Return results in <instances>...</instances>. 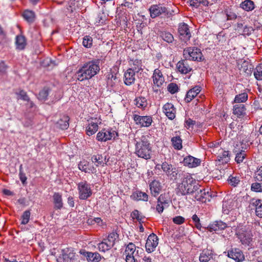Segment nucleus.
I'll list each match as a JSON object with an SVG mask.
<instances>
[{
  "instance_id": "49530a36",
  "label": "nucleus",
  "mask_w": 262,
  "mask_h": 262,
  "mask_svg": "<svg viewBox=\"0 0 262 262\" xmlns=\"http://www.w3.org/2000/svg\"><path fill=\"white\" fill-rule=\"evenodd\" d=\"M23 16L27 22L32 23L34 21L35 16L33 11L27 10L24 12Z\"/></svg>"
},
{
  "instance_id": "3c124183",
  "label": "nucleus",
  "mask_w": 262,
  "mask_h": 262,
  "mask_svg": "<svg viewBox=\"0 0 262 262\" xmlns=\"http://www.w3.org/2000/svg\"><path fill=\"white\" fill-rule=\"evenodd\" d=\"M247 99L248 94L246 93H243L236 95L234 101L236 103L239 104L246 102Z\"/></svg>"
},
{
  "instance_id": "ea45409f",
  "label": "nucleus",
  "mask_w": 262,
  "mask_h": 262,
  "mask_svg": "<svg viewBox=\"0 0 262 262\" xmlns=\"http://www.w3.org/2000/svg\"><path fill=\"white\" fill-rule=\"evenodd\" d=\"M134 104L137 107L144 110L147 105V101L145 97L139 96L135 99Z\"/></svg>"
},
{
  "instance_id": "5701e85b",
  "label": "nucleus",
  "mask_w": 262,
  "mask_h": 262,
  "mask_svg": "<svg viewBox=\"0 0 262 262\" xmlns=\"http://www.w3.org/2000/svg\"><path fill=\"white\" fill-rule=\"evenodd\" d=\"M250 142V140L249 137H246L244 139H243L242 141L237 142L234 145L233 152L234 154L235 149L239 150V151L245 150V149H246L248 147H249L250 145L252 144V142Z\"/></svg>"
},
{
  "instance_id": "6e6d98bb",
  "label": "nucleus",
  "mask_w": 262,
  "mask_h": 262,
  "mask_svg": "<svg viewBox=\"0 0 262 262\" xmlns=\"http://www.w3.org/2000/svg\"><path fill=\"white\" fill-rule=\"evenodd\" d=\"M82 45L84 47L86 48H91L93 45L92 37L89 35L85 36L83 38Z\"/></svg>"
},
{
  "instance_id": "4be33fe9",
  "label": "nucleus",
  "mask_w": 262,
  "mask_h": 262,
  "mask_svg": "<svg viewBox=\"0 0 262 262\" xmlns=\"http://www.w3.org/2000/svg\"><path fill=\"white\" fill-rule=\"evenodd\" d=\"M88 124L86 127V134L90 136L95 134L98 129V124L96 121V118L91 119L88 120Z\"/></svg>"
},
{
  "instance_id": "13d9d810",
  "label": "nucleus",
  "mask_w": 262,
  "mask_h": 262,
  "mask_svg": "<svg viewBox=\"0 0 262 262\" xmlns=\"http://www.w3.org/2000/svg\"><path fill=\"white\" fill-rule=\"evenodd\" d=\"M251 190L256 192H262V183L255 182L251 184Z\"/></svg>"
},
{
  "instance_id": "a18cd8bd",
  "label": "nucleus",
  "mask_w": 262,
  "mask_h": 262,
  "mask_svg": "<svg viewBox=\"0 0 262 262\" xmlns=\"http://www.w3.org/2000/svg\"><path fill=\"white\" fill-rule=\"evenodd\" d=\"M86 259L89 262H99L101 258L97 252H87Z\"/></svg>"
},
{
  "instance_id": "f3484780",
  "label": "nucleus",
  "mask_w": 262,
  "mask_h": 262,
  "mask_svg": "<svg viewBox=\"0 0 262 262\" xmlns=\"http://www.w3.org/2000/svg\"><path fill=\"white\" fill-rule=\"evenodd\" d=\"M169 201L165 194H161L157 200L156 210L159 213H162L165 208L169 206Z\"/></svg>"
},
{
  "instance_id": "cd10ccee",
  "label": "nucleus",
  "mask_w": 262,
  "mask_h": 262,
  "mask_svg": "<svg viewBox=\"0 0 262 262\" xmlns=\"http://www.w3.org/2000/svg\"><path fill=\"white\" fill-rule=\"evenodd\" d=\"M70 118L68 115H62L60 116L59 119L56 122V127L62 130H66L69 126Z\"/></svg>"
},
{
  "instance_id": "6ab92c4d",
  "label": "nucleus",
  "mask_w": 262,
  "mask_h": 262,
  "mask_svg": "<svg viewBox=\"0 0 262 262\" xmlns=\"http://www.w3.org/2000/svg\"><path fill=\"white\" fill-rule=\"evenodd\" d=\"M152 78L154 85L157 88L161 87L165 81L163 75L159 69H156L154 71Z\"/></svg>"
},
{
  "instance_id": "7ed1b4c3",
  "label": "nucleus",
  "mask_w": 262,
  "mask_h": 262,
  "mask_svg": "<svg viewBox=\"0 0 262 262\" xmlns=\"http://www.w3.org/2000/svg\"><path fill=\"white\" fill-rule=\"evenodd\" d=\"M151 147L145 137L137 141L135 144V154L139 158L148 160L151 158Z\"/></svg>"
},
{
  "instance_id": "338daca9",
  "label": "nucleus",
  "mask_w": 262,
  "mask_h": 262,
  "mask_svg": "<svg viewBox=\"0 0 262 262\" xmlns=\"http://www.w3.org/2000/svg\"><path fill=\"white\" fill-rule=\"evenodd\" d=\"M19 178L24 185H26L27 184V178L26 174L24 172H19Z\"/></svg>"
},
{
  "instance_id": "423d86ee",
  "label": "nucleus",
  "mask_w": 262,
  "mask_h": 262,
  "mask_svg": "<svg viewBox=\"0 0 262 262\" xmlns=\"http://www.w3.org/2000/svg\"><path fill=\"white\" fill-rule=\"evenodd\" d=\"M183 56L189 60H201L203 55L200 49L195 47H189L183 51Z\"/></svg>"
},
{
  "instance_id": "37998d69",
  "label": "nucleus",
  "mask_w": 262,
  "mask_h": 262,
  "mask_svg": "<svg viewBox=\"0 0 262 262\" xmlns=\"http://www.w3.org/2000/svg\"><path fill=\"white\" fill-rule=\"evenodd\" d=\"M241 7L247 11H251L255 8V4L251 0H245L241 5Z\"/></svg>"
},
{
  "instance_id": "1a4fd4ad",
  "label": "nucleus",
  "mask_w": 262,
  "mask_h": 262,
  "mask_svg": "<svg viewBox=\"0 0 262 262\" xmlns=\"http://www.w3.org/2000/svg\"><path fill=\"white\" fill-rule=\"evenodd\" d=\"M178 33L180 39L184 42L189 40L191 37L188 25L184 23L179 24L178 26Z\"/></svg>"
},
{
  "instance_id": "f03ea898",
  "label": "nucleus",
  "mask_w": 262,
  "mask_h": 262,
  "mask_svg": "<svg viewBox=\"0 0 262 262\" xmlns=\"http://www.w3.org/2000/svg\"><path fill=\"white\" fill-rule=\"evenodd\" d=\"M100 60H93L84 63L76 72L77 80L83 81L95 76L100 71Z\"/></svg>"
},
{
  "instance_id": "09e8293b",
  "label": "nucleus",
  "mask_w": 262,
  "mask_h": 262,
  "mask_svg": "<svg viewBox=\"0 0 262 262\" xmlns=\"http://www.w3.org/2000/svg\"><path fill=\"white\" fill-rule=\"evenodd\" d=\"M234 154H235V161L237 163L243 162L246 156L245 150L239 151V150L235 149Z\"/></svg>"
},
{
  "instance_id": "9b49d317",
  "label": "nucleus",
  "mask_w": 262,
  "mask_h": 262,
  "mask_svg": "<svg viewBox=\"0 0 262 262\" xmlns=\"http://www.w3.org/2000/svg\"><path fill=\"white\" fill-rule=\"evenodd\" d=\"M133 118L136 124L140 127H149L152 122V118L150 116H140L134 114Z\"/></svg>"
},
{
  "instance_id": "de8ad7c7",
  "label": "nucleus",
  "mask_w": 262,
  "mask_h": 262,
  "mask_svg": "<svg viewBox=\"0 0 262 262\" xmlns=\"http://www.w3.org/2000/svg\"><path fill=\"white\" fill-rule=\"evenodd\" d=\"M253 71L255 78L257 80H262V63L258 64Z\"/></svg>"
},
{
  "instance_id": "79ce46f5",
  "label": "nucleus",
  "mask_w": 262,
  "mask_h": 262,
  "mask_svg": "<svg viewBox=\"0 0 262 262\" xmlns=\"http://www.w3.org/2000/svg\"><path fill=\"white\" fill-rule=\"evenodd\" d=\"M15 43L17 49L23 50L26 46V40L25 36L17 35L16 37Z\"/></svg>"
},
{
  "instance_id": "7c9ffc66",
  "label": "nucleus",
  "mask_w": 262,
  "mask_h": 262,
  "mask_svg": "<svg viewBox=\"0 0 262 262\" xmlns=\"http://www.w3.org/2000/svg\"><path fill=\"white\" fill-rule=\"evenodd\" d=\"M149 189L151 195L156 196L160 193L162 189V186L159 181L155 180L149 184Z\"/></svg>"
},
{
  "instance_id": "412c9836",
  "label": "nucleus",
  "mask_w": 262,
  "mask_h": 262,
  "mask_svg": "<svg viewBox=\"0 0 262 262\" xmlns=\"http://www.w3.org/2000/svg\"><path fill=\"white\" fill-rule=\"evenodd\" d=\"M213 251L211 248H206L203 249L199 256V261L200 262H209L213 258Z\"/></svg>"
},
{
  "instance_id": "bf43d9fd",
  "label": "nucleus",
  "mask_w": 262,
  "mask_h": 262,
  "mask_svg": "<svg viewBox=\"0 0 262 262\" xmlns=\"http://www.w3.org/2000/svg\"><path fill=\"white\" fill-rule=\"evenodd\" d=\"M131 216L133 219L137 220L139 223H142V220L144 219V216L141 215V213L138 210H134L131 213Z\"/></svg>"
},
{
  "instance_id": "680f3d73",
  "label": "nucleus",
  "mask_w": 262,
  "mask_h": 262,
  "mask_svg": "<svg viewBox=\"0 0 262 262\" xmlns=\"http://www.w3.org/2000/svg\"><path fill=\"white\" fill-rule=\"evenodd\" d=\"M253 178L255 181H262V166L257 169L256 171L254 172Z\"/></svg>"
},
{
  "instance_id": "e2e57ef3",
  "label": "nucleus",
  "mask_w": 262,
  "mask_h": 262,
  "mask_svg": "<svg viewBox=\"0 0 262 262\" xmlns=\"http://www.w3.org/2000/svg\"><path fill=\"white\" fill-rule=\"evenodd\" d=\"M167 89L171 94H173L178 91L179 88L177 84L170 83L168 84Z\"/></svg>"
},
{
  "instance_id": "c85d7f7f",
  "label": "nucleus",
  "mask_w": 262,
  "mask_h": 262,
  "mask_svg": "<svg viewBox=\"0 0 262 262\" xmlns=\"http://www.w3.org/2000/svg\"><path fill=\"white\" fill-rule=\"evenodd\" d=\"M183 163L185 166L189 167H195L200 164L201 160L191 156H188L184 159Z\"/></svg>"
},
{
  "instance_id": "20e7f679",
  "label": "nucleus",
  "mask_w": 262,
  "mask_h": 262,
  "mask_svg": "<svg viewBox=\"0 0 262 262\" xmlns=\"http://www.w3.org/2000/svg\"><path fill=\"white\" fill-rule=\"evenodd\" d=\"M236 235L244 246H249L252 244L253 235L249 229L246 228L245 227L239 228L236 231Z\"/></svg>"
},
{
  "instance_id": "72a5a7b5",
  "label": "nucleus",
  "mask_w": 262,
  "mask_h": 262,
  "mask_svg": "<svg viewBox=\"0 0 262 262\" xmlns=\"http://www.w3.org/2000/svg\"><path fill=\"white\" fill-rule=\"evenodd\" d=\"M253 69V66L246 60L243 61L239 67V70L247 76L251 75Z\"/></svg>"
},
{
  "instance_id": "c03bdc74",
  "label": "nucleus",
  "mask_w": 262,
  "mask_h": 262,
  "mask_svg": "<svg viewBox=\"0 0 262 262\" xmlns=\"http://www.w3.org/2000/svg\"><path fill=\"white\" fill-rule=\"evenodd\" d=\"M171 142L173 148L176 150H180L182 148V140L180 136L173 137L171 139Z\"/></svg>"
},
{
  "instance_id": "a211bd4d",
  "label": "nucleus",
  "mask_w": 262,
  "mask_h": 262,
  "mask_svg": "<svg viewBox=\"0 0 262 262\" xmlns=\"http://www.w3.org/2000/svg\"><path fill=\"white\" fill-rule=\"evenodd\" d=\"M161 169L168 176L176 179L177 178L178 170L177 168L171 164L166 162L162 163Z\"/></svg>"
},
{
  "instance_id": "c9c22d12",
  "label": "nucleus",
  "mask_w": 262,
  "mask_h": 262,
  "mask_svg": "<svg viewBox=\"0 0 262 262\" xmlns=\"http://www.w3.org/2000/svg\"><path fill=\"white\" fill-rule=\"evenodd\" d=\"M158 35L164 41L171 43L174 40L173 35L169 32L165 31H160L158 32Z\"/></svg>"
},
{
  "instance_id": "4c0bfd02",
  "label": "nucleus",
  "mask_w": 262,
  "mask_h": 262,
  "mask_svg": "<svg viewBox=\"0 0 262 262\" xmlns=\"http://www.w3.org/2000/svg\"><path fill=\"white\" fill-rule=\"evenodd\" d=\"M54 208L56 209H61L63 207L62 196L59 192H55L53 195Z\"/></svg>"
},
{
  "instance_id": "2eb2a0df",
  "label": "nucleus",
  "mask_w": 262,
  "mask_h": 262,
  "mask_svg": "<svg viewBox=\"0 0 262 262\" xmlns=\"http://www.w3.org/2000/svg\"><path fill=\"white\" fill-rule=\"evenodd\" d=\"M227 256L236 262H242L245 260L243 251L238 248H232L229 250Z\"/></svg>"
},
{
  "instance_id": "4d7b16f0",
  "label": "nucleus",
  "mask_w": 262,
  "mask_h": 262,
  "mask_svg": "<svg viewBox=\"0 0 262 262\" xmlns=\"http://www.w3.org/2000/svg\"><path fill=\"white\" fill-rule=\"evenodd\" d=\"M30 211L29 210H26L24 212L23 214L21 216V224L23 225H26L28 223L30 217Z\"/></svg>"
},
{
  "instance_id": "2f4dec72",
  "label": "nucleus",
  "mask_w": 262,
  "mask_h": 262,
  "mask_svg": "<svg viewBox=\"0 0 262 262\" xmlns=\"http://www.w3.org/2000/svg\"><path fill=\"white\" fill-rule=\"evenodd\" d=\"M201 91V88L200 86H195L189 90L185 98V101L189 103Z\"/></svg>"
},
{
  "instance_id": "0eeeda50",
  "label": "nucleus",
  "mask_w": 262,
  "mask_h": 262,
  "mask_svg": "<svg viewBox=\"0 0 262 262\" xmlns=\"http://www.w3.org/2000/svg\"><path fill=\"white\" fill-rule=\"evenodd\" d=\"M118 136V133L112 128H104L97 133L96 139L99 141L106 142L114 139Z\"/></svg>"
},
{
  "instance_id": "c756f323",
  "label": "nucleus",
  "mask_w": 262,
  "mask_h": 262,
  "mask_svg": "<svg viewBox=\"0 0 262 262\" xmlns=\"http://www.w3.org/2000/svg\"><path fill=\"white\" fill-rule=\"evenodd\" d=\"M246 108L244 104H235L233 107V113L239 118H243L246 115Z\"/></svg>"
},
{
  "instance_id": "b1692460",
  "label": "nucleus",
  "mask_w": 262,
  "mask_h": 262,
  "mask_svg": "<svg viewBox=\"0 0 262 262\" xmlns=\"http://www.w3.org/2000/svg\"><path fill=\"white\" fill-rule=\"evenodd\" d=\"M188 60L185 58L177 63V68L180 73L186 74L191 71L192 69L188 63Z\"/></svg>"
},
{
  "instance_id": "052dcab7",
  "label": "nucleus",
  "mask_w": 262,
  "mask_h": 262,
  "mask_svg": "<svg viewBox=\"0 0 262 262\" xmlns=\"http://www.w3.org/2000/svg\"><path fill=\"white\" fill-rule=\"evenodd\" d=\"M253 31L254 29L252 27L245 25L244 26V27L243 28V29L240 34L244 36H249L251 34Z\"/></svg>"
},
{
  "instance_id": "39448f33",
  "label": "nucleus",
  "mask_w": 262,
  "mask_h": 262,
  "mask_svg": "<svg viewBox=\"0 0 262 262\" xmlns=\"http://www.w3.org/2000/svg\"><path fill=\"white\" fill-rule=\"evenodd\" d=\"M79 198L80 200H85L90 198L92 194V190L86 181H83L77 184Z\"/></svg>"
},
{
  "instance_id": "8fccbe9b",
  "label": "nucleus",
  "mask_w": 262,
  "mask_h": 262,
  "mask_svg": "<svg viewBox=\"0 0 262 262\" xmlns=\"http://www.w3.org/2000/svg\"><path fill=\"white\" fill-rule=\"evenodd\" d=\"M112 248V246L105 241L104 239L98 244V248L100 252H105L111 249Z\"/></svg>"
},
{
  "instance_id": "5fc2aeb1",
  "label": "nucleus",
  "mask_w": 262,
  "mask_h": 262,
  "mask_svg": "<svg viewBox=\"0 0 262 262\" xmlns=\"http://www.w3.org/2000/svg\"><path fill=\"white\" fill-rule=\"evenodd\" d=\"M227 181L230 185L234 187L237 186L241 181L239 177H234L232 175L229 177Z\"/></svg>"
},
{
  "instance_id": "0e129e2a",
  "label": "nucleus",
  "mask_w": 262,
  "mask_h": 262,
  "mask_svg": "<svg viewBox=\"0 0 262 262\" xmlns=\"http://www.w3.org/2000/svg\"><path fill=\"white\" fill-rule=\"evenodd\" d=\"M192 220L193 222L194 223L196 228L200 230L202 227V226L201 224L200 223V219L198 216V215L196 214H193L192 216Z\"/></svg>"
},
{
  "instance_id": "a19ab883",
  "label": "nucleus",
  "mask_w": 262,
  "mask_h": 262,
  "mask_svg": "<svg viewBox=\"0 0 262 262\" xmlns=\"http://www.w3.org/2000/svg\"><path fill=\"white\" fill-rule=\"evenodd\" d=\"M119 235L115 231H113L112 232L108 234L107 237L104 238V239L106 241L108 244L113 247L116 243V241L118 239Z\"/></svg>"
},
{
  "instance_id": "6e6552de",
  "label": "nucleus",
  "mask_w": 262,
  "mask_h": 262,
  "mask_svg": "<svg viewBox=\"0 0 262 262\" xmlns=\"http://www.w3.org/2000/svg\"><path fill=\"white\" fill-rule=\"evenodd\" d=\"M126 262H137L136 256L138 255V250L136 251L135 244L129 243L126 247L125 250Z\"/></svg>"
},
{
  "instance_id": "f257e3e1",
  "label": "nucleus",
  "mask_w": 262,
  "mask_h": 262,
  "mask_svg": "<svg viewBox=\"0 0 262 262\" xmlns=\"http://www.w3.org/2000/svg\"><path fill=\"white\" fill-rule=\"evenodd\" d=\"M199 188L195 179L189 173L184 174L177 188L178 195H186L193 194Z\"/></svg>"
},
{
  "instance_id": "e433bc0d",
  "label": "nucleus",
  "mask_w": 262,
  "mask_h": 262,
  "mask_svg": "<svg viewBox=\"0 0 262 262\" xmlns=\"http://www.w3.org/2000/svg\"><path fill=\"white\" fill-rule=\"evenodd\" d=\"M131 198L136 201H142L147 202L148 200V195L145 192L141 191H136L133 193Z\"/></svg>"
},
{
  "instance_id": "4468645a",
  "label": "nucleus",
  "mask_w": 262,
  "mask_h": 262,
  "mask_svg": "<svg viewBox=\"0 0 262 262\" xmlns=\"http://www.w3.org/2000/svg\"><path fill=\"white\" fill-rule=\"evenodd\" d=\"M158 237L155 233L150 234L148 236L145 244L146 251L148 253L154 251L158 245Z\"/></svg>"
},
{
  "instance_id": "f704fd0d",
  "label": "nucleus",
  "mask_w": 262,
  "mask_h": 262,
  "mask_svg": "<svg viewBox=\"0 0 262 262\" xmlns=\"http://www.w3.org/2000/svg\"><path fill=\"white\" fill-rule=\"evenodd\" d=\"M91 159L93 163H96V166H101L103 167L105 165H106V163L108 162V160H106V157H103L102 155L99 154L93 155Z\"/></svg>"
},
{
  "instance_id": "ddd939ff",
  "label": "nucleus",
  "mask_w": 262,
  "mask_h": 262,
  "mask_svg": "<svg viewBox=\"0 0 262 262\" xmlns=\"http://www.w3.org/2000/svg\"><path fill=\"white\" fill-rule=\"evenodd\" d=\"M194 199L202 203H206L210 202L211 198L210 193L205 189H200V188L195 192Z\"/></svg>"
},
{
  "instance_id": "a878e982",
  "label": "nucleus",
  "mask_w": 262,
  "mask_h": 262,
  "mask_svg": "<svg viewBox=\"0 0 262 262\" xmlns=\"http://www.w3.org/2000/svg\"><path fill=\"white\" fill-rule=\"evenodd\" d=\"M217 160L222 164L227 163L230 160L229 152L228 150H225L221 147L218 150Z\"/></svg>"
},
{
  "instance_id": "aec40b11",
  "label": "nucleus",
  "mask_w": 262,
  "mask_h": 262,
  "mask_svg": "<svg viewBox=\"0 0 262 262\" xmlns=\"http://www.w3.org/2000/svg\"><path fill=\"white\" fill-rule=\"evenodd\" d=\"M163 112L170 120H173L176 117V108L171 103L167 102L163 106Z\"/></svg>"
},
{
  "instance_id": "473e14b6",
  "label": "nucleus",
  "mask_w": 262,
  "mask_h": 262,
  "mask_svg": "<svg viewBox=\"0 0 262 262\" xmlns=\"http://www.w3.org/2000/svg\"><path fill=\"white\" fill-rule=\"evenodd\" d=\"M251 205L255 208L256 215L262 217V200L252 199L250 201Z\"/></svg>"
},
{
  "instance_id": "69168bd1",
  "label": "nucleus",
  "mask_w": 262,
  "mask_h": 262,
  "mask_svg": "<svg viewBox=\"0 0 262 262\" xmlns=\"http://www.w3.org/2000/svg\"><path fill=\"white\" fill-rule=\"evenodd\" d=\"M172 221L174 224L181 225L185 221V219L182 216H177L173 218Z\"/></svg>"
},
{
  "instance_id": "dca6fc26",
  "label": "nucleus",
  "mask_w": 262,
  "mask_h": 262,
  "mask_svg": "<svg viewBox=\"0 0 262 262\" xmlns=\"http://www.w3.org/2000/svg\"><path fill=\"white\" fill-rule=\"evenodd\" d=\"M128 64L130 67L128 69H130L137 73L142 72L143 70V63L141 59L138 58L129 57Z\"/></svg>"
},
{
  "instance_id": "393cba45",
  "label": "nucleus",
  "mask_w": 262,
  "mask_h": 262,
  "mask_svg": "<svg viewBox=\"0 0 262 262\" xmlns=\"http://www.w3.org/2000/svg\"><path fill=\"white\" fill-rule=\"evenodd\" d=\"M136 73H137L128 69L125 72L124 74V82L125 85H131L135 83Z\"/></svg>"
},
{
  "instance_id": "f8f14e48",
  "label": "nucleus",
  "mask_w": 262,
  "mask_h": 262,
  "mask_svg": "<svg viewBox=\"0 0 262 262\" xmlns=\"http://www.w3.org/2000/svg\"><path fill=\"white\" fill-rule=\"evenodd\" d=\"M149 11L150 17L152 18H156L161 15H166L168 14L167 9L161 4L151 5Z\"/></svg>"
},
{
  "instance_id": "9d476101",
  "label": "nucleus",
  "mask_w": 262,
  "mask_h": 262,
  "mask_svg": "<svg viewBox=\"0 0 262 262\" xmlns=\"http://www.w3.org/2000/svg\"><path fill=\"white\" fill-rule=\"evenodd\" d=\"M75 253L72 248H67L61 250V253L57 259L58 262H74Z\"/></svg>"
},
{
  "instance_id": "603ef678",
  "label": "nucleus",
  "mask_w": 262,
  "mask_h": 262,
  "mask_svg": "<svg viewBox=\"0 0 262 262\" xmlns=\"http://www.w3.org/2000/svg\"><path fill=\"white\" fill-rule=\"evenodd\" d=\"M49 94V89L48 88H44L41 90L38 96V99L41 101H46L48 99Z\"/></svg>"
},
{
  "instance_id": "864d4df0",
  "label": "nucleus",
  "mask_w": 262,
  "mask_h": 262,
  "mask_svg": "<svg viewBox=\"0 0 262 262\" xmlns=\"http://www.w3.org/2000/svg\"><path fill=\"white\" fill-rule=\"evenodd\" d=\"M15 94L17 96L18 99H21L24 101H30V98L27 92L23 90H20L18 92H16Z\"/></svg>"
},
{
  "instance_id": "bb28decb",
  "label": "nucleus",
  "mask_w": 262,
  "mask_h": 262,
  "mask_svg": "<svg viewBox=\"0 0 262 262\" xmlns=\"http://www.w3.org/2000/svg\"><path fill=\"white\" fill-rule=\"evenodd\" d=\"M79 169L85 173H96V168L93 165H90L86 161H81L78 164Z\"/></svg>"
},
{
  "instance_id": "774afa93",
  "label": "nucleus",
  "mask_w": 262,
  "mask_h": 262,
  "mask_svg": "<svg viewBox=\"0 0 262 262\" xmlns=\"http://www.w3.org/2000/svg\"><path fill=\"white\" fill-rule=\"evenodd\" d=\"M226 16L227 20H234L237 18L236 14L231 11H227Z\"/></svg>"
},
{
  "instance_id": "58836bf2",
  "label": "nucleus",
  "mask_w": 262,
  "mask_h": 262,
  "mask_svg": "<svg viewBox=\"0 0 262 262\" xmlns=\"http://www.w3.org/2000/svg\"><path fill=\"white\" fill-rule=\"evenodd\" d=\"M227 227L226 223L217 221L209 225V228L211 231H218L225 229Z\"/></svg>"
}]
</instances>
